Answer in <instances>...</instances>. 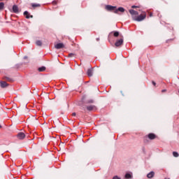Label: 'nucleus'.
<instances>
[{
    "label": "nucleus",
    "instance_id": "obj_8",
    "mask_svg": "<svg viewBox=\"0 0 179 179\" xmlns=\"http://www.w3.org/2000/svg\"><path fill=\"white\" fill-rule=\"evenodd\" d=\"M88 111H96L97 108L94 106H90L87 107Z\"/></svg>",
    "mask_w": 179,
    "mask_h": 179
},
{
    "label": "nucleus",
    "instance_id": "obj_11",
    "mask_svg": "<svg viewBox=\"0 0 179 179\" xmlns=\"http://www.w3.org/2000/svg\"><path fill=\"white\" fill-rule=\"evenodd\" d=\"M24 16H25L26 19H30V17L33 18V15H30L27 11L24 12Z\"/></svg>",
    "mask_w": 179,
    "mask_h": 179
},
{
    "label": "nucleus",
    "instance_id": "obj_19",
    "mask_svg": "<svg viewBox=\"0 0 179 179\" xmlns=\"http://www.w3.org/2000/svg\"><path fill=\"white\" fill-rule=\"evenodd\" d=\"M125 178H127V179L132 178V174H131V173H126Z\"/></svg>",
    "mask_w": 179,
    "mask_h": 179
},
{
    "label": "nucleus",
    "instance_id": "obj_18",
    "mask_svg": "<svg viewBox=\"0 0 179 179\" xmlns=\"http://www.w3.org/2000/svg\"><path fill=\"white\" fill-rule=\"evenodd\" d=\"M5 8V3L3 2L0 3V10H3V8Z\"/></svg>",
    "mask_w": 179,
    "mask_h": 179
},
{
    "label": "nucleus",
    "instance_id": "obj_23",
    "mask_svg": "<svg viewBox=\"0 0 179 179\" xmlns=\"http://www.w3.org/2000/svg\"><path fill=\"white\" fill-rule=\"evenodd\" d=\"M69 58H72V57H75V54L70 53V54H69Z\"/></svg>",
    "mask_w": 179,
    "mask_h": 179
},
{
    "label": "nucleus",
    "instance_id": "obj_21",
    "mask_svg": "<svg viewBox=\"0 0 179 179\" xmlns=\"http://www.w3.org/2000/svg\"><path fill=\"white\" fill-rule=\"evenodd\" d=\"M114 37H118L120 36V32L118 31H115L113 34Z\"/></svg>",
    "mask_w": 179,
    "mask_h": 179
},
{
    "label": "nucleus",
    "instance_id": "obj_34",
    "mask_svg": "<svg viewBox=\"0 0 179 179\" xmlns=\"http://www.w3.org/2000/svg\"><path fill=\"white\" fill-rule=\"evenodd\" d=\"M0 1H3V0H0Z\"/></svg>",
    "mask_w": 179,
    "mask_h": 179
},
{
    "label": "nucleus",
    "instance_id": "obj_1",
    "mask_svg": "<svg viewBox=\"0 0 179 179\" xmlns=\"http://www.w3.org/2000/svg\"><path fill=\"white\" fill-rule=\"evenodd\" d=\"M146 19V13H143V14L138 16H133V20L136 22H142V20H145Z\"/></svg>",
    "mask_w": 179,
    "mask_h": 179
},
{
    "label": "nucleus",
    "instance_id": "obj_9",
    "mask_svg": "<svg viewBox=\"0 0 179 179\" xmlns=\"http://www.w3.org/2000/svg\"><path fill=\"white\" fill-rule=\"evenodd\" d=\"M118 12L124 13L125 12V9L122 7H120L117 9V8L115 9V10L114 11V13H118Z\"/></svg>",
    "mask_w": 179,
    "mask_h": 179
},
{
    "label": "nucleus",
    "instance_id": "obj_24",
    "mask_svg": "<svg viewBox=\"0 0 179 179\" xmlns=\"http://www.w3.org/2000/svg\"><path fill=\"white\" fill-rule=\"evenodd\" d=\"M72 117H76V113H72Z\"/></svg>",
    "mask_w": 179,
    "mask_h": 179
},
{
    "label": "nucleus",
    "instance_id": "obj_29",
    "mask_svg": "<svg viewBox=\"0 0 179 179\" xmlns=\"http://www.w3.org/2000/svg\"><path fill=\"white\" fill-rule=\"evenodd\" d=\"M164 92H166V90H163L162 91V93H164Z\"/></svg>",
    "mask_w": 179,
    "mask_h": 179
},
{
    "label": "nucleus",
    "instance_id": "obj_26",
    "mask_svg": "<svg viewBox=\"0 0 179 179\" xmlns=\"http://www.w3.org/2000/svg\"><path fill=\"white\" fill-rule=\"evenodd\" d=\"M152 85H153L154 86H156V83H155V81H152Z\"/></svg>",
    "mask_w": 179,
    "mask_h": 179
},
{
    "label": "nucleus",
    "instance_id": "obj_6",
    "mask_svg": "<svg viewBox=\"0 0 179 179\" xmlns=\"http://www.w3.org/2000/svg\"><path fill=\"white\" fill-rule=\"evenodd\" d=\"M17 138H18V139H24V138H26V134L23 132H20L17 134Z\"/></svg>",
    "mask_w": 179,
    "mask_h": 179
},
{
    "label": "nucleus",
    "instance_id": "obj_3",
    "mask_svg": "<svg viewBox=\"0 0 179 179\" xmlns=\"http://www.w3.org/2000/svg\"><path fill=\"white\" fill-rule=\"evenodd\" d=\"M122 44H124V38H121L119 40H117L115 45V47H120V45H122Z\"/></svg>",
    "mask_w": 179,
    "mask_h": 179
},
{
    "label": "nucleus",
    "instance_id": "obj_27",
    "mask_svg": "<svg viewBox=\"0 0 179 179\" xmlns=\"http://www.w3.org/2000/svg\"><path fill=\"white\" fill-rule=\"evenodd\" d=\"M131 8H132L133 9H135V8H136V6H132Z\"/></svg>",
    "mask_w": 179,
    "mask_h": 179
},
{
    "label": "nucleus",
    "instance_id": "obj_5",
    "mask_svg": "<svg viewBox=\"0 0 179 179\" xmlns=\"http://www.w3.org/2000/svg\"><path fill=\"white\" fill-rule=\"evenodd\" d=\"M129 13L131 15L132 19H134V16H138L139 15V13L135 10H129Z\"/></svg>",
    "mask_w": 179,
    "mask_h": 179
},
{
    "label": "nucleus",
    "instance_id": "obj_15",
    "mask_svg": "<svg viewBox=\"0 0 179 179\" xmlns=\"http://www.w3.org/2000/svg\"><path fill=\"white\" fill-rule=\"evenodd\" d=\"M87 73V76L89 77L93 76V70L92 69H88Z\"/></svg>",
    "mask_w": 179,
    "mask_h": 179
},
{
    "label": "nucleus",
    "instance_id": "obj_10",
    "mask_svg": "<svg viewBox=\"0 0 179 179\" xmlns=\"http://www.w3.org/2000/svg\"><path fill=\"white\" fill-rule=\"evenodd\" d=\"M148 138H149L152 141L153 139H156V135L153 133H150L148 135Z\"/></svg>",
    "mask_w": 179,
    "mask_h": 179
},
{
    "label": "nucleus",
    "instance_id": "obj_16",
    "mask_svg": "<svg viewBox=\"0 0 179 179\" xmlns=\"http://www.w3.org/2000/svg\"><path fill=\"white\" fill-rule=\"evenodd\" d=\"M31 6L34 9H36V8H40L41 5H40L39 3H32Z\"/></svg>",
    "mask_w": 179,
    "mask_h": 179
},
{
    "label": "nucleus",
    "instance_id": "obj_25",
    "mask_svg": "<svg viewBox=\"0 0 179 179\" xmlns=\"http://www.w3.org/2000/svg\"><path fill=\"white\" fill-rule=\"evenodd\" d=\"M52 5H57V1H52Z\"/></svg>",
    "mask_w": 179,
    "mask_h": 179
},
{
    "label": "nucleus",
    "instance_id": "obj_31",
    "mask_svg": "<svg viewBox=\"0 0 179 179\" xmlns=\"http://www.w3.org/2000/svg\"><path fill=\"white\" fill-rule=\"evenodd\" d=\"M24 59H27V56L24 57Z\"/></svg>",
    "mask_w": 179,
    "mask_h": 179
},
{
    "label": "nucleus",
    "instance_id": "obj_30",
    "mask_svg": "<svg viewBox=\"0 0 179 179\" xmlns=\"http://www.w3.org/2000/svg\"><path fill=\"white\" fill-rule=\"evenodd\" d=\"M88 103H93V100L89 101Z\"/></svg>",
    "mask_w": 179,
    "mask_h": 179
},
{
    "label": "nucleus",
    "instance_id": "obj_14",
    "mask_svg": "<svg viewBox=\"0 0 179 179\" xmlns=\"http://www.w3.org/2000/svg\"><path fill=\"white\" fill-rule=\"evenodd\" d=\"M3 80H7V82H13V78H9V77H3Z\"/></svg>",
    "mask_w": 179,
    "mask_h": 179
},
{
    "label": "nucleus",
    "instance_id": "obj_28",
    "mask_svg": "<svg viewBox=\"0 0 179 179\" xmlns=\"http://www.w3.org/2000/svg\"><path fill=\"white\" fill-rule=\"evenodd\" d=\"M152 16H153L152 13H150V17H152Z\"/></svg>",
    "mask_w": 179,
    "mask_h": 179
},
{
    "label": "nucleus",
    "instance_id": "obj_22",
    "mask_svg": "<svg viewBox=\"0 0 179 179\" xmlns=\"http://www.w3.org/2000/svg\"><path fill=\"white\" fill-rule=\"evenodd\" d=\"M173 156L174 157H178V156H179L178 152H173Z\"/></svg>",
    "mask_w": 179,
    "mask_h": 179
},
{
    "label": "nucleus",
    "instance_id": "obj_17",
    "mask_svg": "<svg viewBox=\"0 0 179 179\" xmlns=\"http://www.w3.org/2000/svg\"><path fill=\"white\" fill-rule=\"evenodd\" d=\"M38 71V72H44V71H45V66L39 67Z\"/></svg>",
    "mask_w": 179,
    "mask_h": 179
},
{
    "label": "nucleus",
    "instance_id": "obj_32",
    "mask_svg": "<svg viewBox=\"0 0 179 179\" xmlns=\"http://www.w3.org/2000/svg\"><path fill=\"white\" fill-rule=\"evenodd\" d=\"M25 111H27V108L25 107Z\"/></svg>",
    "mask_w": 179,
    "mask_h": 179
},
{
    "label": "nucleus",
    "instance_id": "obj_7",
    "mask_svg": "<svg viewBox=\"0 0 179 179\" xmlns=\"http://www.w3.org/2000/svg\"><path fill=\"white\" fill-rule=\"evenodd\" d=\"M0 86L2 89H5V87H8V86H9V84L5 81H0Z\"/></svg>",
    "mask_w": 179,
    "mask_h": 179
},
{
    "label": "nucleus",
    "instance_id": "obj_20",
    "mask_svg": "<svg viewBox=\"0 0 179 179\" xmlns=\"http://www.w3.org/2000/svg\"><path fill=\"white\" fill-rule=\"evenodd\" d=\"M36 45L41 47V45H43V42H41V41H36Z\"/></svg>",
    "mask_w": 179,
    "mask_h": 179
},
{
    "label": "nucleus",
    "instance_id": "obj_12",
    "mask_svg": "<svg viewBox=\"0 0 179 179\" xmlns=\"http://www.w3.org/2000/svg\"><path fill=\"white\" fill-rule=\"evenodd\" d=\"M13 12H14V13H19V8L17 6H13Z\"/></svg>",
    "mask_w": 179,
    "mask_h": 179
},
{
    "label": "nucleus",
    "instance_id": "obj_4",
    "mask_svg": "<svg viewBox=\"0 0 179 179\" xmlns=\"http://www.w3.org/2000/svg\"><path fill=\"white\" fill-rule=\"evenodd\" d=\"M55 48H56L57 50H61V48H65V45H64V43H57L56 45H55Z\"/></svg>",
    "mask_w": 179,
    "mask_h": 179
},
{
    "label": "nucleus",
    "instance_id": "obj_33",
    "mask_svg": "<svg viewBox=\"0 0 179 179\" xmlns=\"http://www.w3.org/2000/svg\"><path fill=\"white\" fill-rule=\"evenodd\" d=\"M0 128H2V127L0 125Z\"/></svg>",
    "mask_w": 179,
    "mask_h": 179
},
{
    "label": "nucleus",
    "instance_id": "obj_13",
    "mask_svg": "<svg viewBox=\"0 0 179 179\" xmlns=\"http://www.w3.org/2000/svg\"><path fill=\"white\" fill-rule=\"evenodd\" d=\"M148 178H153L155 177V172L151 171L147 175Z\"/></svg>",
    "mask_w": 179,
    "mask_h": 179
},
{
    "label": "nucleus",
    "instance_id": "obj_2",
    "mask_svg": "<svg viewBox=\"0 0 179 179\" xmlns=\"http://www.w3.org/2000/svg\"><path fill=\"white\" fill-rule=\"evenodd\" d=\"M106 10H108V12H115V10L117 9V6H111V5H106L105 6Z\"/></svg>",
    "mask_w": 179,
    "mask_h": 179
}]
</instances>
